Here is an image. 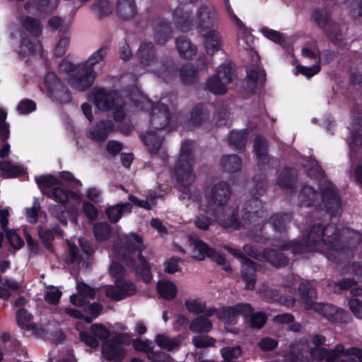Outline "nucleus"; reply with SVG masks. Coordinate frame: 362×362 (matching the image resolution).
Masks as SVG:
<instances>
[{
  "label": "nucleus",
  "instance_id": "nucleus-1",
  "mask_svg": "<svg viewBox=\"0 0 362 362\" xmlns=\"http://www.w3.org/2000/svg\"><path fill=\"white\" fill-rule=\"evenodd\" d=\"M341 235L343 241L340 239V230L334 223H327L325 226L316 223L311 227L308 239L314 243L322 242L329 247L327 259L339 265L353 256L354 250L362 242V235L356 230L346 228L342 230Z\"/></svg>",
  "mask_w": 362,
  "mask_h": 362
},
{
  "label": "nucleus",
  "instance_id": "nucleus-2",
  "mask_svg": "<svg viewBox=\"0 0 362 362\" xmlns=\"http://www.w3.org/2000/svg\"><path fill=\"white\" fill-rule=\"evenodd\" d=\"M129 100L132 103L129 106L133 111L148 110L149 108L151 110V129L142 135V139L148 146L151 154L154 155L159 150L161 144L162 129L169 123L170 114L167 107L163 103L153 106L151 101L137 89L131 93Z\"/></svg>",
  "mask_w": 362,
  "mask_h": 362
},
{
  "label": "nucleus",
  "instance_id": "nucleus-3",
  "mask_svg": "<svg viewBox=\"0 0 362 362\" xmlns=\"http://www.w3.org/2000/svg\"><path fill=\"white\" fill-rule=\"evenodd\" d=\"M106 53V49L102 47L94 52L86 62L78 65L64 59L59 64V71L74 88L83 90L92 85L97 75L93 66L103 60Z\"/></svg>",
  "mask_w": 362,
  "mask_h": 362
},
{
  "label": "nucleus",
  "instance_id": "nucleus-4",
  "mask_svg": "<svg viewBox=\"0 0 362 362\" xmlns=\"http://www.w3.org/2000/svg\"><path fill=\"white\" fill-rule=\"evenodd\" d=\"M320 196V209H325L330 217L339 216L342 213L341 199L337 187L329 182L320 189L319 194L313 187L305 185L302 187L298 198L300 206L310 207L317 205Z\"/></svg>",
  "mask_w": 362,
  "mask_h": 362
},
{
  "label": "nucleus",
  "instance_id": "nucleus-5",
  "mask_svg": "<svg viewBox=\"0 0 362 362\" xmlns=\"http://www.w3.org/2000/svg\"><path fill=\"white\" fill-rule=\"evenodd\" d=\"M173 21L180 30H186L195 23L202 31L215 28L218 24V18L215 9L209 5L200 6L195 16H192L189 7L179 6L173 12Z\"/></svg>",
  "mask_w": 362,
  "mask_h": 362
},
{
  "label": "nucleus",
  "instance_id": "nucleus-6",
  "mask_svg": "<svg viewBox=\"0 0 362 362\" xmlns=\"http://www.w3.org/2000/svg\"><path fill=\"white\" fill-rule=\"evenodd\" d=\"M110 274L115 279V285L107 286L105 296L115 301H119L128 296H134L136 292L135 284L124 278L126 270L122 264L113 262L110 267Z\"/></svg>",
  "mask_w": 362,
  "mask_h": 362
},
{
  "label": "nucleus",
  "instance_id": "nucleus-7",
  "mask_svg": "<svg viewBox=\"0 0 362 362\" xmlns=\"http://www.w3.org/2000/svg\"><path fill=\"white\" fill-rule=\"evenodd\" d=\"M93 101L98 110L112 111L115 120L119 121L124 118L123 102L116 92L98 90L95 92Z\"/></svg>",
  "mask_w": 362,
  "mask_h": 362
},
{
  "label": "nucleus",
  "instance_id": "nucleus-8",
  "mask_svg": "<svg viewBox=\"0 0 362 362\" xmlns=\"http://www.w3.org/2000/svg\"><path fill=\"white\" fill-rule=\"evenodd\" d=\"M235 76V70L230 63L226 62L220 65L215 75L206 82V88L214 94H224L226 92V85Z\"/></svg>",
  "mask_w": 362,
  "mask_h": 362
},
{
  "label": "nucleus",
  "instance_id": "nucleus-9",
  "mask_svg": "<svg viewBox=\"0 0 362 362\" xmlns=\"http://www.w3.org/2000/svg\"><path fill=\"white\" fill-rule=\"evenodd\" d=\"M114 248L118 256L125 261L132 257L135 252H142L144 250L143 238L136 233H129L122 236Z\"/></svg>",
  "mask_w": 362,
  "mask_h": 362
},
{
  "label": "nucleus",
  "instance_id": "nucleus-10",
  "mask_svg": "<svg viewBox=\"0 0 362 362\" xmlns=\"http://www.w3.org/2000/svg\"><path fill=\"white\" fill-rule=\"evenodd\" d=\"M192 253L193 257L198 261H202L206 257H208L217 264L223 266L222 269L224 271L227 272H232V268L227 262L224 255L218 253L214 248L202 240H196L194 241Z\"/></svg>",
  "mask_w": 362,
  "mask_h": 362
},
{
  "label": "nucleus",
  "instance_id": "nucleus-11",
  "mask_svg": "<svg viewBox=\"0 0 362 362\" xmlns=\"http://www.w3.org/2000/svg\"><path fill=\"white\" fill-rule=\"evenodd\" d=\"M232 194L230 185L226 181H220L214 185L206 196L209 209L215 210L227 204Z\"/></svg>",
  "mask_w": 362,
  "mask_h": 362
},
{
  "label": "nucleus",
  "instance_id": "nucleus-12",
  "mask_svg": "<svg viewBox=\"0 0 362 362\" xmlns=\"http://www.w3.org/2000/svg\"><path fill=\"white\" fill-rule=\"evenodd\" d=\"M252 311H254L253 307L247 303H240L233 306H223L218 310V319L225 324L233 325L238 322L239 315L247 319Z\"/></svg>",
  "mask_w": 362,
  "mask_h": 362
},
{
  "label": "nucleus",
  "instance_id": "nucleus-13",
  "mask_svg": "<svg viewBox=\"0 0 362 362\" xmlns=\"http://www.w3.org/2000/svg\"><path fill=\"white\" fill-rule=\"evenodd\" d=\"M320 358H326L327 362H333L341 356H354L359 362H362V349L352 346L345 349L342 344H337L332 349H321L317 351Z\"/></svg>",
  "mask_w": 362,
  "mask_h": 362
},
{
  "label": "nucleus",
  "instance_id": "nucleus-14",
  "mask_svg": "<svg viewBox=\"0 0 362 362\" xmlns=\"http://www.w3.org/2000/svg\"><path fill=\"white\" fill-rule=\"evenodd\" d=\"M45 86L49 96L61 103L70 100V95L58 81L54 73L49 72L45 77Z\"/></svg>",
  "mask_w": 362,
  "mask_h": 362
},
{
  "label": "nucleus",
  "instance_id": "nucleus-15",
  "mask_svg": "<svg viewBox=\"0 0 362 362\" xmlns=\"http://www.w3.org/2000/svg\"><path fill=\"white\" fill-rule=\"evenodd\" d=\"M194 160H177L174 175L177 182L183 187L190 186L195 180L192 161Z\"/></svg>",
  "mask_w": 362,
  "mask_h": 362
},
{
  "label": "nucleus",
  "instance_id": "nucleus-16",
  "mask_svg": "<svg viewBox=\"0 0 362 362\" xmlns=\"http://www.w3.org/2000/svg\"><path fill=\"white\" fill-rule=\"evenodd\" d=\"M226 4L227 6V9L230 18L231 20L235 23V25L238 27V45L240 49H252L255 39L253 35L250 33V31L245 28L243 22L234 14L233 12L230 4H228V0H226Z\"/></svg>",
  "mask_w": 362,
  "mask_h": 362
},
{
  "label": "nucleus",
  "instance_id": "nucleus-17",
  "mask_svg": "<svg viewBox=\"0 0 362 362\" xmlns=\"http://www.w3.org/2000/svg\"><path fill=\"white\" fill-rule=\"evenodd\" d=\"M243 219L249 224L256 221L255 218L262 216L264 204L257 196L247 201L243 207Z\"/></svg>",
  "mask_w": 362,
  "mask_h": 362
},
{
  "label": "nucleus",
  "instance_id": "nucleus-18",
  "mask_svg": "<svg viewBox=\"0 0 362 362\" xmlns=\"http://www.w3.org/2000/svg\"><path fill=\"white\" fill-rule=\"evenodd\" d=\"M311 232L310 230L305 240H293L287 241L280 245L281 250H290L293 255H303L312 250L311 247L320 244L321 242L314 243L309 240L308 237Z\"/></svg>",
  "mask_w": 362,
  "mask_h": 362
},
{
  "label": "nucleus",
  "instance_id": "nucleus-19",
  "mask_svg": "<svg viewBox=\"0 0 362 362\" xmlns=\"http://www.w3.org/2000/svg\"><path fill=\"white\" fill-rule=\"evenodd\" d=\"M125 262L145 282H149L151 281L152 278L151 266L142 255V252L138 254V262L133 257L125 260Z\"/></svg>",
  "mask_w": 362,
  "mask_h": 362
},
{
  "label": "nucleus",
  "instance_id": "nucleus-20",
  "mask_svg": "<svg viewBox=\"0 0 362 362\" xmlns=\"http://www.w3.org/2000/svg\"><path fill=\"white\" fill-rule=\"evenodd\" d=\"M299 297L301 303L306 310H312L317 302V291L313 284L309 281H303L298 286Z\"/></svg>",
  "mask_w": 362,
  "mask_h": 362
},
{
  "label": "nucleus",
  "instance_id": "nucleus-21",
  "mask_svg": "<svg viewBox=\"0 0 362 362\" xmlns=\"http://www.w3.org/2000/svg\"><path fill=\"white\" fill-rule=\"evenodd\" d=\"M261 267L260 264L252 260V263L245 262L241 265V279L245 282V288L253 291L257 281V271Z\"/></svg>",
  "mask_w": 362,
  "mask_h": 362
},
{
  "label": "nucleus",
  "instance_id": "nucleus-22",
  "mask_svg": "<svg viewBox=\"0 0 362 362\" xmlns=\"http://www.w3.org/2000/svg\"><path fill=\"white\" fill-rule=\"evenodd\" d=\"M204 40V45L206 52L213 55L221 46V37L215 28L199 31Z\"/></svg>",
  "mask_w": 362,
  "mask_h": 362
},
{
  "label": "nucleus",
  "instance_id": "nucleus-23",
  "mask_svg": "<svg viewBox=\"0 0 362 362\" xmlns=\"http://www.w3.org/2000/svg\"><path fill=\"white\" fill-rule=\"evenodd\" d=\"M282 251L280 248L265 247L263 262L269 263L276 269L286 267L289 264V258Z\"/></svg>",
  "mask_w": 362,
  "mask_h": 362
},
{
  "label": "nucleus",
  "instance_id": "nucleus-24",
  "mask_svg": "<svg viewBox=\"0 0 362 362\" xmlns=\"http://www.w3.org/2000/svg\"><path fill=\"white\" fill-rule=\"evenodd\" d=\"M45 196L62 204H66L70 199L74 200L81 199V195L78 192L58 185L53 187L52 190L45 192Z\"/></svg>",
  "mask_w": 362,
  "mask_h": 362
},
{
  "label": "nucleus",
  "instance_id": "nucleus-25",
  "mask_svg": "<svg viewBox=\"0 0 362 362\" xmlns=\"http://www.w3.org/2000/svg\"><path fill=\"white\" fill-rule=\"evenodd\" d=\"M0 172L4 179L14 178L27 174V168L21 164H13L11 160H0Z\"/></svg>",
  "mask_w": 362,
  "mask_h": 362
},
{
  "label": "nucleus",
  "instance_id": "nucleus-26",
  "mask_svg": "<svg viewBox=\"0 0 362 362\" xmlns=\"http://www.w3.org/2000/svg\"><path fill=\"white\" fill-rule=\"evenodd\" d=\"M132 211V204L129 202L118 203L108 206L105 209V214L111 223H117L124 214H130Z\"/></svg>",
  "mask_w": 362,
  "mask_h": 362
},
{
  "label": "nucleus",
  "instance_id": "nucleus-27",
  "mask_svg": "<svg viewBox=\"0 0 362 362\" xmlns=\"http://www.w3.org/2000/svg\"><path fill=\"white\" fill-rule=\"evenodd\" d=\"M297 182V172L294 168L286 167L279 173L276 184L282 189H293Z\"/></svg>",
  "mask_w": 362,
  "mask_h": 362
},
{
  "label": "nucleus",
  "instance_id": "nucleus-28",
  "mask_svg": "<svg viewBox=\"0 0 362 362\" xmlns=\"http://www.w3.org/2000/svg\"><path fill=\"white\" fill-rule=\"evenodd\" d=\"M259 56L254 52L255 64L247 68V76L252 86L257 87L262 86L265 78V74L261 66H259Z\"/></svg>",
  "mask_w": 362,
  "mask_h": 362
},
{
  "label": "nucleus",
  "instance_id": "nucleus-29",
  "mask_svg": "<svg viewBox=\"0 0 362 362\" xmlns=\"http://www.w3.org/2000/svg\"><path fill=\"white\" fill-rule=\"evenodd\" d=\"M154 38L158 44H165L172 37L169 24L162 19L156 20L153 23Z\"/></svg>",
  "mask_w": 362,
  "mask_h": 362
},
{
  "label": "nucleus",
  "instance_id": "nucleus-30",
  "mask_svg": "<svg viewBox=\"0 0 362 362\" xmlns=\"http://www.w3.org/2000/svg\"><path fill=\"white\" fill-rule=\"evenodd\" d=\"M102 353L106 360L115 362L123 361L127 355L123 346H112L105 343L103 344Z\"/></svg>",
  "mask_w": 362,
  "mask_h": 362
},
{
  "label": "nucleus",
  "instance_id": "nucleus-31",
  "mask_svg": "<svg viewBox=\"0 0 362 362\" xmlns=\"http://www.w3.org/2000/svg\"><path fill=\"white\" fill-rule=\"evenodd\" d=\"M292 219V213L282 212L271 216L269 223L276 232L284 233L286 230L287 226Z\"/></svg>",
  "mask_w": 362,
  "mask_h": 362
},
{
  "label": "nucleus",
  "instance_id": "nucleus-32",
  "mask_svg": "<svg viewBox=\"0 0 362 362\" xmlns=\"http://www.w3.org/2000/svg\"><path fill=\"white\" fill-rule=\"evenodd\" d=\"M248 138L247 130H233L228 136V141L230 146L235 150L240 151L245 148Z\"/></svg>",
  "mask_w": 362,
  "mask_h": 362
},
{
  "label": "nucleus",
  "instance_id": "nucleus-33",
  "mask_svg": "<svg viewBox=\"0 0 362 362\" xmlns=\"http://www.w3.org/2000/svg\"><path fill=\"white\" fill-rule=\"evenodd\" d=\"M113 130V124L110 121H102L90 129V134L93 139L103 141Z\"/></svg>",
  "mask_w": 362,
  "mask_h": 362
},
{
  "label": "nucleus",
  "instance_id": "nucleus-34",
  "mask_svg": "<svg viewBox=\"0 0 362 362\" xmlns=\"http://www.w3.org/2000/svg\"><path fill=\"white\" fill-rule=\"evenodd\" d=\"M176 49L182 58L190 59L197 54V47L192 42L185 37L176 40Z\"/></svg>",
  "mask_w": 362,
  "mask_h": 362
},
{
  "label": "nucleus",
  "instance_id": "nucleus-35",
  "mask_svg": "<svg viewBox=\"0 0 362 362\" xmlns=\"http://www.w3.org/2000/svg\"><path fill=\"white\" fill-rule=\"evenodd\" d=\"M35 180L37 187L44 195H45V192L52 190L53 187L60 184L59 179L50 174L36 176Z\"/></svg>",
  "mask_w": 362,
  "mask_h": 362
},
{
  "label": "nucleus",
  "instance_id": "nucleus-36",
  "mask_svg": "<svg viewBox=\"0 0 362 362\" xmlns=\"http://www.w3.org/2000/svg\"><path fill=\"white\" fill-rule=\"evenodd\" d=\"M157 291L158 294L167 300H171L175 298L177 293L176 285L170 281H158Z\"/></svg>",
  "mask_w": 362,
  "mask_h": 362
},
{
  "label": "nucleus",
  "instance_id": "nucleus-37",
  "mask_svg": "<svg viewBox=\"0 0 362 362\" xmlns=\"http://www.w3.org/2000/svg\"><path fill=\"white\" fill-rule=\"evenodd\" d=\"M137 56L142 64L145 66L150 64L156 57L155 50L151 43L148 42H142L138 50Z\"/></svg>",
  "mask_w": 362,
  "mask_h": 362
},
{
  "label": "nucleus",
  "instance_id": "nucleus-38",
  "mask_svg": "<svg viewBox=\"0 0 362 362\" xmlns=\"http://www.w3.org/2000/svg\"><path fill=\"white\" fill-rule=\"evenodd\" d=\"M210 320L203 315L195 317L189 325V329L194 333H208L212 329Z\"/></svg>",
  "mask_w": 362,
  "mask_h": 362
},
{
  "label": "nucleus",
  "instance_id": "nucleus-39",
  "mask_svg": "<svg viewBox=\"0 0 362 362\" xmlns=\"http://www.w3.org/2000/svg\"><path fill=\"white\" fill-rule=\"evenodd\" d=\"M117 12L121 18L130 19L133 18L136 12L134 0H118Z\"/></svg>",
  "mask_w": 362,
  "mask_h": 362
},
{
  "label": "nucleus",
  "instance_id": "nucleus-40",
  "mask_svg": "<svg viewBox=\"0 0 362 362\" xmlns=\"http://www.w3.org/2000/svg\"><path fill=\"white\" fill-rule=\"evenodd\" d=\"M93 232L95 240L102 243L110 238L112 228L107 222L99 221L94 224Z\"/></svg>",
  "mask_w": 362,
  "mask_h": 362
},
{
  "label": "nucleus",
  "instance_id": "nucleus-41",
  "mask_svg": "<svg viewBox=\"0 0 362 362\" xmlns=\"http://www.w3.org/2000/svg\"><path fill=\"white\" fill-rule=\"evenodd\" d=\"M156 344L163 349L168 351H173L175 349L179 347L180 343L175 338L171 339L169 337L158 334L155 338Z\"/></svg>",
  "mask_w": 362,
  "mask_h": 362
},
{
  "label": "nucleus",
  "instance_id": "nucleus-42",
  "mask_svg": "<svg viewBox=\"0 0 362 362\" xmlns=\"http://www.w3.org/2000/svg\"><path fill=\"white\" fill-rule=\"evenodd\" d=\"M38 235L43 246L49 252L54 250L52 241L54 239V235L52 230L45 229L42 226H39L37 228Z\"/></svg>",
  "mask_w": 362,
  "mask_h": 362
},
{
  "label": "nucleus",
  "instance_id": "nucleus-43",
  "mask_svg": "<svg viewBox=\"0 0 362 362\" xmlns=\"http://www.w3.org/2000/svg\"><path fill=\"white\" fill-rule=\"evenodd\" d=\"M248 319V323L250 327L253 329H262L267 321V315L262 311H258L252 313L247 318Z\"/></svg>",
  "mask_w": 362,
  "mask_h": 362
},
{
  "label": "nucleus",
  "instance_id": "nucleus-44",
  "mask_svg": "<svg viewBox=\"0 0 362 362\" xmlns=\"http://www.w3.org/2000/svg\"><path fill=\"white\" fill-rule=\"evenodd\" d=\"M254 187L252 189L253 196H262L266 191L268 182L266 175L257 174L253 177Z\"/></svg>",
  "mask_w": 362,
  "mask_h": 362
},
{
  "label": "nucleus",
  "instance_id": "nucleus-45",
  "mask_svg": "<svg viewBox=\"0 0 362 362\" xmlns=\"http://www.w3.org/2000/svg\"><path fill=\"white\" fill-rule=\"evenodd\" d=\"M42 49L39 42H31L27 40H24L21 46L20 53L21 54H30L42 56Z\"/></svg>",
  "mask_w": 362,
  "mask_h": 362
},
{
  "label": "nucleus",
  "instance_id": "nucleus-46",
  "mask_svg": "<svg viewBox=\"0 0 362 362\" xmlns=\"http://www.w3.org/2000/svg\"><path fill=\"white\" fill-rule=\"evenodd\" d=\"M325 342H326V337L322 334H315L313 337V343L314 344L315 346L310 349V354L311 358H313V359H315L319 362H321L323 361L327 362L326 358H320L318 356V355L317 354V351L319 350L327 349V348L321 347V346L325 344Z\"/></svg>",
  "mask_w": 362,
  "mask_h": 362
},
{
  "label": "nucleus",
  "instance_id": "nucleus-47",
  "mask_svg": "<svg viewBox=\"0 0 362 362\" xmlns=\"http://www.w3.org/2000/svg\"><path fill=\"white\" fill-rule=\"evenodd\" d=\"M321 70L320 63H315L312 66H305L301 65L296 66L292 72L294 75L302 74L307 78H310L312 76L316 75Z\"/></svg>",
  "mask_w": 362,
  "mask_h": 362
},
{
  "label": "nucleus",
  "instance_id": "nucleus-48",
  "mask_svg": "<svg viewBox=\"0 0 362 362\" xmlns=\"http://www.w3.org/2000/svg\"><path fill=\"white\" fill-rule=\"evenodd\" d=\"M336 308L337 306L332 304L317 303L312 310L330 321Z\"/></svg>",
  "mask_w": 362,
  "mask_h": 362
},
{
  "label": "nucleus",
  "instance_id": "nucleus-49",
  "mask_svg": "<svg viewBox=\"0 0 362 362\" xmlns=\"http://www.w3.org/2000/svg\"><path fill=\"white\" fill-rule=\"evenodd\" d=\"M90 332L98 340L108 339L110 337V331L100 323L91 325Z\"/></svg>",
  "mask_w": 362,
  "mask_h": 362
},
{
  "label": "nucleus",
  "instance_id": "nucleus-50",
  "mask_svg": "<svg viewBox=\"0 0 362 362\" xmlns=\"http://www.w3.org/2000/svg\"><path fill=\"white\" fill-rule=\"evenodd\" d=\"M254 152L255 154L259 157L263 158L267 156L268 144L267 141L263 136H258L254 141Z\"/></svg>",
  "mask_w": 362,
  "mask_h": 362
},
{
  "label": "nucleus",
  "instance_id": "nucleus-51",
  "mask_svg": "<svg viewBox=\"0 0 362 362\" xmlns=\"http://www.w3.org/2000/svg\"><path fill=\"white\" fill-rule=\"evenodd\" d=\"M193 344L199 349L214 346L216 339L208 335H196L192 339Z\"/></svg>",
  "mask_w": 362,
  "mask_h": 362
},
{
  "label": "nucleus",
  "instance_id": "nucleus-52",
  "mask_svg": "<svg viewBox=\"0 0 362 362\" xmlns=\"http://www.w3.org/2000/svg\"><path fill=\"white\" fill-rule=\"evenodd\" d=\"M357 281L354 278L347 277L342 278L337 281H334L333 284H330L333 286L335 292L340 293L341 291L349 290L351 288L356 285Z\"/></svg>",
  "mask_w": 362,
  "mask_h": 362
},
{
  "label": "nucleus",
  "instance_id": "nucleus-53",
  "mask_svg": "<svg viewBox=\"0 0 362 362\" xmlns=\"http://www.w3.org/2000/svg\"><path fill=\"white\" fill-rule=\"evenodd\" d=\"M33 319L32 315L25 308H20L16 312V321L19 327L30 328V323Z\"/></svg>",
  "mask_w": 362,
  "mask_h": 362
},
{
  "label": "nucleus",
  "instance_id": "nucleus-54",
  "mask_svg": "<svg viewBox=\"0 0 362 362\" xmlns=\"http://www.w3.org/2000/svg\"><path fill=\"white\" fill-rule=\"evenodd\" d=\"M93 10L100 16H107L112 11V6L108 0H96L93 6Z\"/></svg>",
  "mask_w": 362,
  "mask_h": 362
},
{
  "label": "nucleus",
  "instance_id": "nucleus-55",
  "mask_svg": "<svg viewBox=\"0 0 362 362\" xmlns=\"http://www.w3.org/2000/svg\"><path fill=\"white\" fill-rule=\"evenodd\" d=\"M7 118V112L0 107V139L6 140L9 138L10 130L9 124L6 122Z\"/></svg>",
  "mask_w": 362,
  "mask_h": 362
},
{
  "label": "nucleus",
  "instance_id": "nucleus-56",
  "mask_svg": "<svg viewBox=\"0 0 362 362\" xmlns=\"http://www.w3.org/2000/svg\"><path fill=\"white\" fill-rule=\"evenodd\" d=\"M352 128L356 132V135H353L352 143L349 145L352 148V145H360V150L362 151V118H359L354 121L352 124Z\"/></svg>",
  "mask_w": 362,
  "mask_h": 362
},
{
  "label": "nucleus",
  "instance_id": "nucleus-57",
  "mask_svg": "<svg viewBox=\"0 0 362 362\" xmlns=\"http://www.w3.org/2000/svg\"><path fill=\"white\" fill-rule=\"evenodd\" d=\"M5 233L7 241L12 247L16 250H19L23 247L24 240L16 231L8 230Z\"/></svg>",
  "mask_w": 362,
  "mask_h": 362
},
{
  "label": "nucleus",
  "instance_id": "nucleus-58",
  "mask_svg": "<svg viewBox=\"0 0 362 362\" xmlns=\"http://www.w3.org/2000/svg\"><path fill=\"white\" fill-rule=\"evenodd\" d=\"M350 320L351 316L347 311L337 307L329 322L337 324H346L349 322Z\"/></svg>",
  "mask_w": 362,
  "mask_h": 362
},
{
  "label": "nucleus",
  "instance_id": "nucleus-59",
  "mask_svg": "<svg viewBox=\"0 0 362 362\" xmlns=\"http://www.w3.org/2000/svg\"><path fill=\"white\" fill-rule=\"evenodd\" d=\"M62 292L57 288L52 287L47 291L44 295L45 300L50 305H57L59 303Z\"/></svg>",
  "mask_w": 362,
  "mask_h": 362
},
{
  "label": "nucleus",
  "instance_id": "nucleus-60",
  "mask_svg": "<svg viewBox=\"0 0 362 362\" xmlns=\"http://www.w3.org/2000/svg\"><path fill=\"white\" fill-rule=\"evenodd\" d=\"M185 305L189 313L194 314L203 313L206 308V303L199 302L197 300H186Z\"/></svg>",
  "mask_w": 362,
  "mask_h": 362
},
{
  "label": "nucleus",
  "instance_id": "nucleus-61",
  "mask_svg": "<svg viewBox=\"0 0 362 362\" xmlns=\"http://www.w3.org/2000/svg\"><path fill=\"white\" fill-rule=\"evenodd\" d=\"M181 79L185 83H190L197 78V70L194 66H186L181 70Z\"/></svg>",
  "mask_w": 362,
  "mask_h": 362
},
{
  "label": "nucleus",
  "instance_id": "nucleus-62",
  "mask_svg": "<svg viewBox=\"0 0 362 362\" xmlns=\"http://www.w3.org/2000/svg\"><path fill=\"white\" fill-rule=\"evenodd\" d=\"M243 160H221V165L228 173H234L242 168Z\"/></svg>",
  "mask_w": 362,
  "mask_h": 362
},
{
  "label": "nucleus",
  "instance_id": "nucleus-63",
  "mask_svg": "<svg viewBox=\"0 0 362 362\" xmlns=\"http://www.w3.org/2000/svg\"><path fill=\"white\" fill-rule=\"evenodd\" d=\"M301 54L305 58L314 60L315 63L321 62L320 52L315 46L303 47Z\"/></svg>",
  "mask_w": 362,
  "mask_h": 362
},
{
  "label": "nucleus",
  "instance_id": "nucleus-64",
  "mask_svg": "<svg viewBox=\"0 0 362 362\" xmlns=\"http://www.w3.org/2000/svg\"><path fill=\"white\" fill-rule=\"evenodd\" d=\"M148 358L152 362H171L172 357L163 351H154L148 352Z\"/></svg>",
  "mask_w": 362,
  "mask_h": 362
}]
</instances>
